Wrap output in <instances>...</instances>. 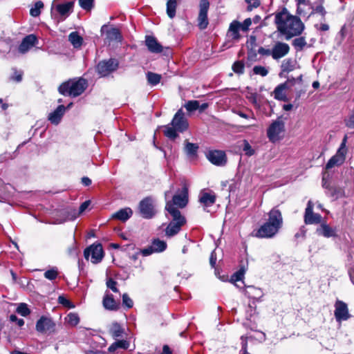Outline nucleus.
I'll return each instance as SVG.
<instances>
[{
  "mask_svg": "<svg viewBox=\"0 0 354 354\" xmlns=\"http://www.w3.org/2000/svg\"><path fill=\"white\" fill-rule=\"evenodd\" d=\"M198 26L200 29L203 30L207 27L208 19L207 14L198 13Z\"/></svg>",
  "mask_w": 354,
  "mask_h": 354,
  "instance_id": "58836bf2",
  "label": "nucleus"
},
{
  "mask_svg": "<svg viewBox=\"0 0 354 354\" xmlns=\"http://www.w3.org/2000/svg\"><path fill=\"white\" fill-rule=\"evenodd\" d=\"M279 231V230L273 226V225L266 222L254 232V235L257 238L270 239L274 237Z\"/></svg>",
  "mask_w": 354,
  "mask_h": 354,
  "instance_id": "1a4fd4ad",
  "label": "nucleus"
},
{
  "mask_svg": "<svg viewBox=\"0 0 354 354\" xmlns=\"http://www.w3.org/2000/svg\"><path fill=\"white\" fill-rule=\"evenodd\" d=\"M258 53L264 56H272V48L268 49L263 47H260L258 49Z\"/></svg>",
  "mask_w": 354,
  "mask_h": 354,
  "instance_id": "e2e57ef3",
  "label": "nucleus"
},
{
  "mask_svg": "<svg viewBox=\"0 0 354 354\" xmlns=\"http://www.w3.org/2000/svg\"><path fill=\"white\" fill-rule=\"evenodd\" d=\"M37 42V37L35 35L26 36L19 46V52L21 54L27 53Z\"/></svg>",
  "mask_w": 354,
  "mask_h": 354,
  "instance_id": "6ab92c4d",
  "label": "nucleus"
},
{
  "mask_svg": "<svg viewBox=\"0 0 354 354\" xmlns=\"http://www.w3.org/2000/svg\"><path fill=\"white\" fill-rule=\"evenodd\" d=\"M209 8L208 0H201L199 2V13L207 14Z\"/></svg>",
  "mask_w": 354,
  "mask_h": 354,
  "instance_id": "8fccbe9b",
  "label": "nucleus"
},
{
  "mask_svg": "<svg viewBox=\"0 0 354 354\" xmlns=\"http://www.w3.org/2000/svg\"><path fill=\"white\" fill-rule=\"evenodd\" d=\"M274 22L278 31L285 35L287 40L301 35L304 29V25L301 19L290 15L286 8L275 15Z\"/></svg>",
  "mask_w": 354,
  "mask_h": 354,
  "instance_id": "f257e3e1",
  "label": "nucleus"
},
{
  "mask_svg": "<svg viewBox=\"0 0 354 354\" xmlns=\"http://www.w3.org/2000/svg\"><path fill=\"white\" fill-rule=\"evenodd\" d=\"M241 30V23L236 20L231 22L227 31V35L232 39L238 41L241 38L239 30Z\"/></svg>",
  "mask_w": 354,
  "mask_h": 354,
  "instance_id": "b1692460",
  "label": "nucleus"
},
{
  "mask_svg": "<svg viewBox=\"0 0 354 354\" xmlns=\"http://www.w3.org/2000/svg\"><path fill=\"white\" fill-rule=\"evenodd\" d=\"M346 153H347L337 149L336 153L332 156L326 163V169H330L335 166L342 165L346 160Z\"/></svg>",
  "mask_w": 354,
  "mask_h": 354,
  "instance_id": "a211bd4d",
  "label": "nucleus"
},
{
  "mask_svg": "<svg viewBox=\"0 0 354 354\" xmlns=\"http://www.w3.org/2000/svg\"><path fill=\"white\" fill-rule=\"evenodd\" d=\"M198 146L196 144L189 142H185V151L189 156H194L196 154Z\"/></svg>",
  "mask_w": 354,
  "mask_h": 354,
  "instance_id": "c9c22d12",
  "label": "nucleus"
},
{
  "mask_svg": "<svg viewBox=\"0 0 354 354\" xmlns=\"http://www.w3.org/2000/svg\"><path fill=\"white\" fill-rule=\"evenodd\" d=\"M36 330L43 334H52L55 332L56 324L49 317L41 316L36 323Z\"/></svg>",
  "mask_w": 354,
  "mask_h": 354,
  "instance_id": "423d86ee",
  "label": "nucleus"
},
{
  "mask_svg": "<svg viewBox=\"0 0 354 354\" xmlns=\"http://www.w3.org/2000/svg\"><path fill=\"white\" fill-rule=\"evenodd\" d=\"M252 19L250 18L245 19L242 24H241V30L243 32H248L250 26L252 24Z\"/></svg>",
  "mask_w": 354,
  "mask_h": 354,
  "instance_id": "4d7b16f0",
  "label": "nucleus"
},
{
  "mask_svg": "<svg viewBox=\"0 0 354 354\" xmlns=\"http://www.w3.org/2000/svg\"><path fill=\"white\" fill-rule=\"evenodd\" d=\"M247 269L248 266H242L240 269L232 276L231 281L234 282L241 281Z\"/></svg>",
  "mask_w": 354,
  "mask_h": 354,
  "instance_id": "e433bc0d",
  "label": "nucleus"
},
{
  "mask_svg": "<svg viewBox=\"0 0 354 354\" xmlns=\"http://www.w3.org/2000/svg\"><path fill=\"white\" fill-rule=\"evenodd\" d=\"M80 7L90 11L94 7V0H78Z\"/></svg>",
  "mask_w": 354,
  "mask_h": 354,
  "instance_id": "49530a36",
  "label": "nucleus"
},
{
  "mask_svg": "<svg viewBox=\"0 0 354 354\" xmlns=\"http://www.w3.org/2000/svg\"><path fill=\"white\" fill-rule=\"evenodd\" d=\"M139 253H140L141 254H142L143 256L145 257H147V256H149V255H151V254L154 253V251L153 250V248L151 246V245L146 248H144L142 250H140L139 251Z\"/></svg>",
  "mask_w": 354,
  "mask_h": 354,
  "instance_id": "69168bd1",
  "label": "nucleus"
},
{
  "mask_svg": "<svg viewBox=\"0 0 354 354\" xmlns=\"http://www.w3.org/2000/svg\"><path fill=\"white\" fill-rule=\"evenodd\" d=\"M281 71L283 72H290L294 70L293 62L290 59H285L283 61L281 66Z\"/></svg>",
  "mask_w": 354,
  "mask_h": 354,
  "instance_id": "79ce46f5",
  "label": "nucleus"
},
{
  "mask_svg": "<svg viewBox=\"0 0 354 354\" xmlns=\"http://www.w3.org/2000/svg\"><path fill=\"white\" fill-rule=\"evenodd\" d=\"M345 125L350 128L354 129V108L353 111V113L350 115L348 119L345 120Z\"/></svg>",
  "mask_w": 354,
  "mask_h": 354,
  "instance_id": "052dcab7",
  "label": "nucleus"
},
{
  "mask_svg": "<svg viewBox=\"0 0 354 354\" xmlns=\"http://www.w3.org/2000/svg\"><path fill=\"white\" fill-rule=\"evenodd\" d=\"M151 246L154 252H162L166 250L167 243L165 241L157 239L153 241Z\"/></svg>",
  "mask_w": 354,
  "mask_h": 354,
  "instance_id": "473e14b6",
  "label": "nucleus"
},
{
  "mask_svg": "<svg viewBox=\"0 0 354 354\" xmlns=\"http://www.w3.org/2000/svg\"><path fill=\"white\" fill-rule=\"evenodd\" d=\"M185 107L189 112L194 111L199 109V102L197 100H189L185 104Z\"/></svg>",
  "mask_w": 354,
  "mask_h": 354,
  "instance_id": "de8ad7c7",
  "label": "nucleus"
},
{
  "mask_svg": "<svg viewBox=\"0 0 354 354\" xmlns=\"http://www.w3.org/2000/svg\"><path fill=\"white\" fill-rule=\"evenodd\" d=\"M295 79H288L284 83L278 85L274 90V98L279 100L286 101L287 97L285 93V90L290 88L294 86Z\"/></svg>",
  "mask_w": 354,
  "mask_h": 354,
  "instance_id": "ddd939ff",
  "label": "nucleus"
},
{
  "mask_svg": "<svg viewBox=\"0 0 354 354\" xmlns=\"http://www.w3.org/2000/svg\"><path fill=\"white\" fill-rule=\"evenodd\" d=\"M179 132H183L188 128L187 120L182 109H179L172 119L171 124Z\"/></svg>",
  "mask_w": 354,
  "mask_h": 354,
  "instance_id": "f8f14e48",
  "label": "nucleus"
},
{
  "mask_svg": "<svg viewBox=\"0 0 354 354\" xmlns=\"http://www.w3.org/2000/svg\"><path fill=\"white\" fill-rule=\"evenodd\" d=\"M84 256L87 260L91 259V261L93 263H97L100 262L104 257L102 245L100 243L92 244L85 249Z\"/></svg>",
  "mask_w": 354,
  "mask_h": 354,
  "instance_id": "39448f33",
  "label": "nucleus"
},
{
  "mask_svg": "<svg viewBox=\"0 0 354 354\" xmlns=\"http://www.w3.org/2000/svg\"><path fill=\"white\" fill-rule=\"evenodd\" d=\"M58 275V271L56 268H53L52 269H50L48 270H46L44 272V277L45 278L49 279V280H54L57 278Z\"/></svg>",
  "mask_w": 354,
  "mask_h": 354,
  "instance_id": "09e8293b",
  "label": "nucleus"
},
{
  "mask_svg": "<svg viewBox=\"0 0 354 354\" xmlns=\"http://www.w3.org/2000/svg\"><path fill=\"white\" fill-rule=\"evenodd\" d=\"M68 40L74 48H80L83 42V38L79 35L77 32H72L68 35Z\"/></svg>",
  "mask_w": 354,
  "mask_h": 354,
  "instance_id": "7c9ffc66",
  "label": "nucleus"
},
{
  "mask_svg": "<svg viewBox=\"0 0 354 354\" xmlns=\"http://www.w3.org/2000/svg\"><path fill=\"white\" fill-rule=\"evenodd\" d=\"M206 156L211 163L216 166H223L227 162L226 155L223 151H209L206 154Z\"/></svg>",
  "mask_w": 354,
  "mask_h": 354,
  "instance_id": "4468645a",
  "label": "nucleus"
},
{
  "mask_svg": "<svg viewBox=\"0 0 354 354\" xmlns=\"http://www.w3.org/2000/svg\"><path fill=\"white\" fill-rule=\"evenodd\" d=\"M243 150L245 152V155L248 156H251L254 153V150L252 148L250 145L246 140L244 141Z\"/></svg>",
  "mask_w": 354,
  "mask_h": 354,
  "instance_id": "5fc2aeb1",
  "label": "nucleus"
},
{
  "mask_svg": "<svg viewBox=\"0 0 354 354\" xmlns=\"http://www.w3.org/2000/svg\"><path fill=\"white\" fill-rule=\"evenodd\" d=\"M199 202L204 206V209L212 206L216 202V195L214 193L201 192L199 195Z\"/></svg>",
  "mask_w": 354,
  "mask_h": 354,
  "instance_id": "4be33fe9",
  "label": "nucleus"
},
{
  "mask_svg": "<svg viewBox=\"0 0 354 354\" xmlns=\"http://www.w3.org/2000/svg\"><path fill=\"white\" fill-rule=\"evenodd\" d=\"M188 203V189L184 187L180 193L176 194L171 201H167V204H171L173 207L177 206L180 208L185 207Z\"/></svg>",
  "mask_w": 354,
  "mask_h": 354,
  "instance_id": "9d476101",
  "label": "nucleus"
},
{
  "mask_svg": "<svg viewBox=\"0 0 354 354\" xmlns=\"http://www.w3.org/2000/svg\"><path fill=\"white\" fill-rule=\"evenodd\" d=\"M285 131V123L281 118H278L271 123L267 130V136L269 140L275 142L280 139V134Z\"/></svg>",
  "mask_w": 354,
  "mask_h": 354,
  "instance_id": "20e7f679",
  "label": "nucleus"
},
{
  "mask_svg": "<svg viewBox=\"0 0 354 354\" xmlns=\"http://www.w3.org/2000/svg\"><path fill=\"white\" fill-rule=\"evenodd\" d=\"M177 8V0H168L167 2V15L170 19H173L176 16Z\"/></svg>",
  "mask_w": 354,
  "mask_h": 354,
  "instance_id": "2f4dec72",
  "label": "nucleus"
},
{
  "mask_svg": "<svg viewBox=\"0 0 354 354\" xmlns=\"http://www.w3.org/2000/svg\"><path fill=\"white\" fill-rule=\"evenodd\" d=\"M267 223L273 225L276 228L280 230L283 225V217L281 212L277 207H273L268 214Z\"/></svg>",
  "mask_w": 354,
  "mask_h": 354,
  "instance_id": "dca6fc26",
  "label": "nucleus"
},
{
  "mask_svg": "<svg viewBox=\"0 0 354 354\" xmlns=\"http://www.w3.org/2000/svg\"><path fill=\"white\" fill-rule=\"evenodd\" d=\"M73 4L74 3L73 1H68L64 3L58 4L56 6V10L60 15L66 17L72 11Z\"/></svg>",
  "mask_w": 354,
  "mask_h": 354,
  "instance_id": "bb28decb",
  "label": "nucleus"
},
{
  "mask_svg": "<svg viewBox=\"0 0 354 354\" xmlns=\"http://www.w3.org/2000/svg\"><path fill=\"white\" fill-rule=\"evenodd\" d=\"M118 345V348L127 349L129 346V342L127 340H118L115 342Z\"/></svg>",
  "mask_w": 354,
  "mask_h": 354,
  "instance_id": "774afa93",
  "label": "nucleus"
},
{
  "mask_svg": "<svg viewBox=\"0 0 354 354\" xmlns=\"http://www.w3.org/2000/svg\"><path fill=\"white\" fill-rule=\"evenodd\" d=\"M17 313L21 315V316L26 317L30 313V310H29L28 305L25 303H21L19 304L17 308Z\"/></svg>",
  "mask_w": 354,
  "mask_h": 354,
  "instance_id": "a18cd8bd",
  "label": "nucleus"
},
{
  "mask_svg": "<svg viewBox=\"0 0 354 354\" xmlns=\"http://www.w3.org/2000/svg\"><path fill=\"white\" fill-rule=\"evenodd\" d=\"M165 209L172 216V220L165 229V235L167 237H172L180 232L182 226L185 224L186 219L181 215L180 212L176 207H173L170 203L165 205Z\"/></svg>",
  "mask_w": 354,
  "mask_h": 354,
  "instance_id": "f03ea898",
  "label": "nucleus"
},
{
  "mask_svg": "<svg viewBox=\"0 0 354 354\" xmlns=\"http://www.w3.org/2000/svg\"><path fill=\"white\" fill-rule=\"evenodd\" d=\"M12 70L14 71V74L11 77V80L17 82H20L22 80L23 72L21 71H17L16 68H13Z\"/></svg>",
  "mask_w": 354,
  "mask_h": 354,
  "instance_id": "6e6d98bb",
  "label": "nucleus"
},
{
  "mask_svg": "<svg viewBox=\"0 0 354 354\" xmlns=\"http://www.w3.org/2000/svg\"><path fill=\"white\" fill-rule=\"evenodd\" d=\"M253 72L254 74L259 75L262 77L266 76L268 73V71L266 68L262 66H255L253 68Z\"/></svg>",
  "mask_w": 354,
  "mask_h": 354,
  "instance_id": "3c124183",
  "label": "nucleus"
},
{
  "mask_svg": "<svg viewBox=\"0 0 354 354\" xmlns=\"http://www.w3.org/2000/svg\"><path fill=\"white\" fill-rule=\"evenodd\" d=\"M290 51V47L288 44L277 41L272 47V58L278 60L285 57Z\"/></svg>",
  "mask_w": 354,
  "mask_h": 354,
  "instance_id": "f3484780",
  "label": "nucleus"
},
{
  "mask_svg": "<svg viewBox=\"0 0 354 354\" xmlns=\"http://www.w3.org/2000/svg\"><path fill=\"white\" fill-rule=\"evenodd\" d=\"M313 203L309 201L305 210L304 222L306 224H317L321 222L322 216L313 212Z\"/></svg>",
  "mask_w": 354,
  "mask_h": 354,
  "instance_id": "2eb2a0df",
  "label": "nucleus"
},
{
  "mask_svg": "<svg viewBox=\"0 0 354 354\" xmlns=\"http://www.w3.org/2000/svg\"><path fill=\"white\" fill-rule=\"evenodd\" d=\"M256 306L254 303L249 304L248 306V309L246 310L247 317L250 318L253 315L256 313Z\"/></svg>",
  "mask_w": 354,
  "mask_h": 354,
  "instance_id": "bf43d9fd",
  "label": "nucleus"
},
{
  "mask_svg": "<svg viewBox=\"0 0 354 354\" xmlns=\"http://www.w3.org/2000/svg\"><path fill=\"white\" fill-rule=\"evenodd\" d=\"M89 205L90 201H86L80 206L78 212L75 209H73L71 212H68L67 219L71 221L75 220L80 214L83 213L88 207Z\"/></svg>",
  "mask_w": 354,
  "mask_h": 354,
  "instance_id": "cd10ccee",
  "label": "nucleus"
},
{
  "mask_svg": "<svg viewBox=\"0 0 354 354\" xmlns=\"http://www.w3.org/2000/svg\"><path fill=\"white\" fill-rule=\"evenodd\" d=\"M133 212L131 209L129 207H126L121 209L114 213L112 216V218L120 220L121 221H126L131 216Z\"/></svg>",
  "mask_w": 354,
  "mask_h": 354,
  "instance_id": "a878e982",
  "label": "nucleus"
},
{
  "mask_svg": "<svg viewBox=\"0 0 354 354\" xmlns=\"http://www.w3.org/2000/svg\"><path fill=\"white\" fill-rule=\"evenodd\" d=\"M154 200L151 197H146L139 203L141 216L147 219L151 218L156 214Z\"/></svg>",
  "mask_w": 354,
  "mask_h": 354,
  "instance_id": "0eeeda50",
  "label": "nucleus"
},
{
  "mask_svg": "<svg viewBox=\"0 0 354 354\" xmlns=\"http://www.w3.org/2000/svg\"><path fill=\"white\" fill-rule=\"evenodd\" d=\"M245 2L248 4V10H252L254 8H257L260 6L259 0H245Z\"/></svg>",
  "mask_w": 354,
  "mask_h": 354,
  "instance_id": "13d9d810",
  "label": "nucleus"
},
{
  "mask_svg": "<svg viewBox=\"0 0 354 354\" xmlns=\"http://www.w3.org/2000/svg\"><path fill=\"white\" fill-rule=\"evenodd\" d=\"M66 320L68 324L73 326L77 325L78 323L80 322L79 316L77 315V314L73 313H70L67 315Z\"/></svg>",
  "mask_w": 354,
  "mask_h": 354,
  "instance_id": "a19ab883",
  "label": "nucleus"
},
{
  "mask_svg": "<svg viewBox=\"0 0 354 354\" xmlns=\"http://www.w3.org/2000/svg\"><path fill=\"white\" fill-rule=\"evenodd\" d=\"M44 7V3L39 1L35 3L34 7H32L30 10V14L32 17H37L40 15V10Z\"/></svg>",
  "mask_w": 354,
  "mask_h": 354,
  "instance_id": "c03bdc74",
  "label": "nucleus"
},
{
  "mask_svg": "<svg viewBox=\"0 0 354 354\" xmlns=\"http://www.w3.org/2000/svg\"><path fill=\"white\" fill-rule=\"evenodd\" d=\"M146 75L148 83L151 86H156L160 82L161 75L159 74L148 72Z\"/></svg>",
  "mask_w": 354,
  "mask_h": 354,
  "instance_id": "72a5a7b5",
  "label": "nucleus"
},
{
  "mask_svg": "<svg viewBox=\"0 0 354 354\" xmlns=\"http://www.w3.org/2000/svg\"><path fill=\"white\" fill-rule=\"evenodd\" d=\"M164 134L166 137L169 139L174 140L178 137L177 130L173 127L171 124H168L164 127Z\"/></svg>",
  "mask_w": 354,
  "mask_h": 354,
  "instance_id": "f704fd0d",
  "label": "nucleus"
},
{
  "mask_svg": "<svg viewBox=\"0 0 354 354\" xmlns=\"http://www.w3.org/2000/svg\"><path fill=\"white\" fill-rule=\"evenodd\" d=\"M10 320L12 322H17L19 326H22L24 324V320L23 319H19L15 315H11L10 316Z\"/></svg>",
  "mask_w": 354,
  "mask_h": 354,
  "instance_id": "338daca9",
  "label": "nucleus"
},
{
  "mask_svg": "<svg viewBox=\"0 0 354 354\" xmlns=\"http://www.w3.org/2000/svg\"><path fill=\"white\" fill-rule=\"evenodd\" d=\"M103 306L109 310H117L119 304L115 301L112 295L106 294L103 298Z\"/></svg>",
  "mask_w": 354,
  "mask_h": 354,
  "instance_id": "393cba45",
  "label": "nucleus"
},
{
  "mask_svg": "<svg viewBox=\"0 0 354 354\" xmlns=\"http://www.w3.org/2000/svg\"><path fill=\"white\" fill-rule=\"evenodd\" d=\"M87 86V81L84 78L70 80L59 86V92L64 95L77 97L86 90Z\"/></svg>",
  "mask_w": 354,
  "mask_h": 354,
  "instance_id": "7ed1b4c3",
  "label": "nucleus"
},
{
  "mask_svg": "<svg viewBox=\"0 0 354 354\" xmlns=\"http://www.w3.org/2000/svg\"><path fill=\"white\" fill-rule=\"evenodd\" d=\"M292 45L297 50H301L306 45V41L304 37H300L295 38L292 41Z\"/></svg>",
  "mask_w": 354,
  "mask_h": 354,
  "instance_id": "ea45409f",
  "label": "nucleus"
},
{
  "mask_svg": "<svg viewBox=\"0 0 354 354\" xmlns=\"http://www.w3.org/2000/svg\"><path fill=\"white\" fill-rule=\"evenodd\" d=\"M106 37L110 41H118L121 38V35L118 29L113 28L107 31Z\"/></svg>",
  "mask_w": 354,
  "mask_h": 354,
  "instance_id": "4c0bfd02",
  "label": "nucleus"
},
{
  "mask_svg": "<svg viewBox=\"0 0 354 354\" xmlns=\"http://www.w3.org/2000/svg\"><path fill=\"white\" fill-rule=\"evenodd\" d=\"M317 234L326 238L337 237L336 228L331 227L328 224L324 223L316 230Z\"/></svg>",
  "mask_w": 354,
  "mask_h": 354,
  "instance_id": "412c9836",
  "label": "nucleus"
},
{
  "mask_svg": "<svg viewBox=\"0 0 354 354\" xmlns=\"http://www.w3.org/2000/svg\"><path fill=\"white\" fill-rule=\"evenodd\" d=\"M66 111L64 105H59L57 109L48 115L49 121L54 124H58Z\"/></svg>",
  "mask_w": 354,
  "mask_h": 354,
  "instance_id": "5701e85b",
  "label": "nucleus"
},
{
  "mask_svg": "<svg viewBox=\"0 0 354 354\" xmlns=\"http://www.w3.org/2000/svg\"><path fill=\"white\" fill-rule=\"evenodd\" d=\"M58 302L68 308H73L75 307V305L64 296H59L58 297Z\"/></svg>",
  "mask_w": 354,
  "mask_h": 354,
  "instance_id": "603ef678",
  "label": "nucleus"
},
{
  "mask_svg": "<svg viewBox=\"0 0 354 354\" xmlns=\"http://www.w3.org/2000/svg\"><path fill=\"white\" fill-rule=\"evenodd\" d=\"M122 304L127 308H131L133 306V300L129 297L127 293L122 295Z\"/></svg>",
  "mask_w": 354,
  "mask_h": 354,
  "instance_id": "864d4df0",
  "label": "nucleus"
},
{
  "mask_svg": "<svg viewBox=\"0 0 354 354\" xmlns=\"http://www.w3.org/2000/svg\"><path fill=\"white\" fill-rule=\"evenodd\" d=\"M118 67V62L115 59L100 62L97 65V71L102 77L109 75Z\"/></svg>",
  "mask_w": 354,
  "mask_h": 354,
  "instance_id": "6e6552de",
  "label": "nucleus"
},
{
  "mask_svg": "<svg viewBox=\"0 0 354 354\" xmlns=\"http://www.w3.org/2000/svg\"><path fill=\"white\" fill-rule=\"evenodd\" d=\"M117 282L112 279H109L106 281V286L114 292H118V289L116 287Z\"/></svg>",
  "mask_w": 354,
  "mask_h": 354,
  "instance_id": "680f3d73",
  "label": "nucleus"
},
{
  "mask_svg": "<svg viewBox=\"0 0 354 354\" xmlns=\"http://www.w3.org/2000/svg\"><path fill=\"white\" fill-rule=\"evenodd\" d=\"M109 333L113 338L120 337L124 333V328L118 322H114L110 327Z\"/></svg>",
  "mask_w": 354,
  "mask_h": 354,
  "instance_id": "c756f323",
  "label": "nucleus"
},
{
  "mask_svg": "<svg viewBox=\"0 0 354 354\" xmlns=\"http://www.w3.org/2000/svg\"><path fill=\"white\" fill-rule=\"evenodd\" d=\"M335 317L338 322L346 321L351 317L347 304L340 300H337L335 304Z\"/></svg>",
  "mask_w": 354,
  "mask_h": 354,
  "instance_id": "9b49d317",
  "label": "nucleus"
},
{
  "mask_svg": "<svg viewBox=\"0 0 354 354\" xmlns=\"http://www.w3.org/2000/svg\"><path fill=\"white\" fill-rule=\"evenodd\" d=\"M245 64L243 61H236L232 65V70L236 74H243L244 73Z\"/></svg>",
  "mask_w": 354,
  "mask_h": 354,
  "instance_id": "37998d69",
  "label": "nucleus"
},
{
  "mask_svg": "<svg viewBox=\"0 0 354 354\" xmlns=\"http://www.w3.org/2000/svg\"><path fill=\"white\" fill-rule=\"evenodd\" d=\"M323 3H319V6H317L314 10L313 12L319 13L324 18L326 14V11L325 10V8L322 6Z\"/></svg>",
  "mask_w": 354,
  "mask_h": 354,
  "instance_id": "0e129e2a",
  "label": "nucleus"
},
{
  "mask_svg": "<svg viewBox=\"0 0 354 354\" xmlns=\"http://www.w3.org/2000/svg\"><path fill=\"white\" fill-rule=\"evenodd\" d=\"M145 44L151 53H160L162 51V46L153 36L145 37Z\"/></svg>",
  "mask_w": 354,
  "mask_h": 354,
  "instance_id": "aec40b11",
  "label": "nucleus"
},
{
  "mask_svg": "<svg viewBox=\"0 0 354 354\" xmlns=\"http://www.w3.org/2000/svg\"><path fill=\"white\" fill-rule=\"evenodd\" d=\"M245 294L250 298L257 299L262 296V292L260 288H257L252 286H247L245 290Z\"/></svg>",
  "mask_w": 354,
  "mask_h": 354,
  "instance_id": "c85d7f7f",
  "label": "nucleus"
}]
</instances>
